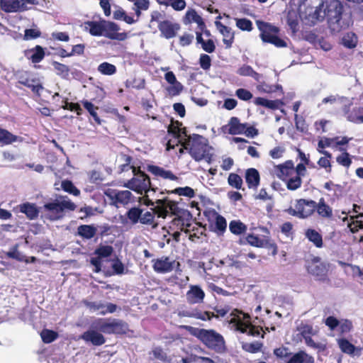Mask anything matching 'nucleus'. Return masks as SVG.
Returning a JSON list of instances; mask_svg holds the SVG:
<instances>
[{
    "label": "nucleus",
    "instance_id": "obj_60",
    "mask_svg": "<svg viewBox=\"0 0 363 363\" xmlns=\"http://www.w3.org/2000/svg\"><path fill=\"white\" fill-rule=\"evenodd\" d=\"M263 347V344L259 342H245L243 343L242 345V348L243 350H245L247 352L249 353H257L259 351H261L262 348Z\"/></svg>",
    "mask_w": 363,
    "mask_h": 363
},
{
    "label": "nucleus",
    "instance_id": "obj_58",
    "mask_svg": "<svg viewBox=\"0 0 363 363\" xmlns=\"http://www.w3.org/2000/svg\"><path fill=\"white\" fill-rule=\"evenodd\" d=\"M140 223L143 225L156 227L157 223H155V213H153L152 211H147L145 213L143 212L140 216Z\"/></svg>",
    "mask_w": 363,
    "mask_h": 363
},
{
    "label": "nucleus",
    "instance_id": "obj_39",
    "mask_svg": "<svg viewBox=\"0 0 363 363\" xmlns=\"http://www.w3.org/2000/svg\"><path fill=\"white\" fill-rule=\"evenodd\" d=\"M52 65L57 76L65 79H67L69 77L70 69L68 65H66L57 61H52Z\"/></svg>",
    "mask_w": 363,
    "mask_h": 363
},
{
    "label": "nucleus",
    "instance_id": "obj_2",
    "mask_svg": "<svg viewBox=\"0 0 363 363\" xmlns=\"http://www.w3.org/2000/svg\"><path fill=\"white\" fill-rule=\"evenodd\" d=\"M344 6L339 1H332L324 11L328 27L333 34L339 33L348 28L352 23L350 16L343 13Z\"/></svg>",
    "mask_w": 363,
    "mask_h": 363
},
{
    "label": "nucleus",
    "instance_id": "obj_4",
    "mask_svg": "<svg viewBox=\"0 0 363 363\" xmlns=\"http://www.w3.org/2000/svg\"><path fill=\"white\" fill-rule=\"evenodd\" d=\"M77 206L67 196H57L56 199L45 203L43 207V211L48 213V218L50 220L62 219L66 211H74Z\"/></svg>",
    "mask_w": 363,
    "mask_h": 363
},
{
    "label": "nucleus",
    "instance_id": "obj_50",
    "mask_svg": "<svg viewBox=\"0 0 363 363\" xmlns=\"http://www.w3.org/2000/svg\"><path fill=\"white\" fill-rule=\"evenodd\" d=\"M186 16L189 21L196 23L200 30H203V29L206 28V24L203 18H201V16H199L197 13V12L195 10H191L187 11L186 13Z\"/></svg>",
    "mask_w": 363,
    "mask_h": 363
},
{
    "label": "nucleus",
    "instance_id": "obj_20",
    "mask_svg": "<svg viewBox=\"0 0 363 363\" xmlns=\"http://www.w3.org/2000/svg\"><path fill=\"white\" fill-rule=\"evenodd\" d=\"M277 177L283 182L295 174L294 164L292 160H286L276 167Z\"/></svg>",
    "mask_w": 363,
    "mask_h": 363
},
{
    "label": "nucleus",
    "instance_id": "obj_10",
    "mask_svg": "<svg viewBox=\"0 0 363 363\" xmlns=\"http://www.w3.org/2000/svg\"><path fill=\"white\" fill-rule=\"evenodd\" d=\"M309 274L315 277L318 280L325 281L328 279V268L325 263L320 262L318 257H314L307 266Z\"/></svg>",
    "mask_w": 363,
    "mask_h": 363
},
{
    "label": "nucleus",
    "instance_id": "obj_12",
    "mask_svg": "<svg viewBox=\"0 0 363 363\" xmlns=\"http://www.w3.org/2000/svg\"><path fill=\"white\" fill-rule=\"evenodd\" d=\"M105 195L116 206L118 205L125 206L131 202L133 199L132 193L128 190L119 191L108 189L105 192Z\"/></svg>",
    "mask_w": 363,
    "mask_h": 363
},
{
    "label": "nucleus",
    "instance_id": "obj_49",
    "mask_svg": "<svg viewBox=\"0 0 363 363\" xmlns=\"http://www.w3.org/2000/svg\"><path fill=\"white\" fill-rule=\"evenodd\" d=\"M143 210L139 207H133L126 212V216L132 224L140 223V216Z\"/></svg>",
    "mask_w": 363,
    "mask_h": 363
},
{
    "label": "nucleus",
    "instance_id": "obj_35",
    "mask_svg": "<svg viewBox=\"0 0 363 363\" xmlns=\"http://www.w3.org/2000/svg\"><path fill=\"white\" fill-rule=\"evenodd\" d=\"M96 232L97 228L92 225H81L77 228V234L86 240L93 238Z\"/></svg>",
    "mask_w": 363,
    "mask_h": 363
},
{
    "label": "nucleus",
    "instance_id": "obj_57",
    "mask_svg": "<svg viewBox=\"0 0 363 363\" xmlns=\"http://www.w3.org/2000/svg\"><path fill=\"white\" fill-rule=\"evenodd\" d=\"M40 337L44 343L49 344L54 342L58 337V333L52 330L44 329L40 333Z\"/></svg>",
    "mask_w": 363,
    "mask_h": 363
},
{
    "label": "nucleus",
    "instance_id": "obj_29",
    "mask_svg": "<svg viewBox=\"0 0 363 363\" xmlns=\"http://www.w3.org/2000/svg\"><path fill=\"white\" fill-rule=\"evenodd\" d=\"M254 104L257 106H261L272 110L279 109L280 106L284 105V102L281 100H269L263 97L255 98Z\"/></svg>",
    "mask_w": 363,
    "mask_h": 363
},
{
    "label": "nucleus",
    "instance_id": "obj_43",
    "mask_svg": "<svg viewBox=\"0 0 363 363\" xmlns=\"http://www.w3.org/2000/svg\"><path fill=\"white\" fill-rule=\"evenodd\" d=\"M347 118L354 123H363V107H355L348 113Z\"/></svg>",
    "mask_w": 363,
    "mask_h": 363
},
{
    "label": "nucleus",
    "instance_id": "obj_1",
    "mask_svg": "<svg viewBox=\"0 0 363 363\" xmlns=\"http://www.w3.org/2000/svg\"><path fill=\"white\" fill-rule=\"evenodd\" d=\"M189 333L196 337L208 349L216 353H224L227 348L223 336L213 329L186 327Z\"/></svg>",
    "mask_w": 363,
    "mask_h": 363
},
{
    "label": "nucleus",
    "instance_id": "obj_55",
    "mask_svg": "<svg viewBox=\"0 0 363 363\" xmlns=\"http://www.w3.org/2000/svg\"><path fill=\"white\" fill-rule=\"evenodd\" d=\"M228 184L236 189H241L243 184L242 177L236 173H230L228 177Z\"/></svg>",
    "mask_w": 363,
    "mask_h": 363
},
{
    "label": "nucleus",
    "instance_id": "obj_34",
    "mask_svg": "<svg viewBox=\"0 0 363 363\" xmlns=\"http://www.w3.org/2000/svg\"><path fill=\"white\" fill-rule=\"evenodd\" d=\"M315 211L322 218H329L333 216V209L326 203L323 198H321L318 203H316Z\"/></svg>",
    "mask_w": 363,
    "mask_h": 363
},
{
    "label": "nucleus",
    "instance_id": "obj_27",
    "mask_svg": "<svg viewBox=\"0 0 363 363\" xmlns=\"http://www.w3.org/2000/svg\"><path fill=\"white\" fill-rule=\"evenodd\" d=\"M286 363H314V358L303 350L292 353Z\"/></svg>",
    "mask_w": 363,
    "mask_h": 363
},
{
    "label": "nucleus",
    "instance_id": "obj_48",
    "mask_svg": "<svg viewBox=\"0 0 363 363\" xmlns=\"http://www.w3.org/2000/svg\"><path fill=\"white\" fill-rule=\"evenodd\" d=\"M300 335L305 338V337L312 336L316 334L311 324L301 322L296 328Z\"/></svg>",
    "mask_w": 363,
    "mask_h": 363
},
{
    "label": "nucleus",
    "instance_id": "obj_24",
    "mask_svg": "<svg viewBox=\"0 0 363 363\" xmlns=\"http://www.w3.org/2000/svg\"><path fill=\"white\" fill-rule=\"evenodd\" d=\"M245 182L249 189H257L260 182V176L255 168L246 169L245 174Z\"/></svg>",
    "mask_w": 363,
    "mask_h": 363
},
{
    "label": "nucleus",
    "instance_id": "obj_22",
    "mask_svg": "<svg viewBox=\"0 0 363 363\" xmlns=\"http://www.w3.org/2000/svg\"><path fill=\"white\" fill-rule=\"evenodd\" d=\"M105 20L101 19L99 21H87L84 23V28L92 36H102L104 31Z\"/></svg>",
    "mask_w": 363,
    "mask_h": 363
},
{
    "label": "nucleus",
    "instance_id": "obj_30",
    "mask_svg": "<svg viewBox=\"0 0 363 363\" xmlns=\"http://www.w3.org/2000/svg\"><path fill=\"white\" fill-rule=\"evenodd\" d=\"M113 327L112 333L116 335H128L130 332L133 331L130 330L128 323L121 319H113Z\"/></svg>",
    "mask_w": 363,
    "mask_h": 363
},
{
    "label": "nucleus",
    "instance_id": "obj_51",
    "mask_svg": "<svg viewBox=\"0 0 363 363\" xmlns=\"http://www.w3.org/2000/svg\"><path fill=\"white\" fill-rule=\"evenodd\" d=\"M96 327L102 333L106 334H113V319L111 320V321H107L106 319L100 318L96 322Z\"/></svg>",
    "mask_w": 363,
    "mask_h": 363
},
{
    "label": "nucleus",
    "instance_id": "obj_5",
    "mask_svg": "<svg viewBox=\"0 0 363 363\" xmlns=\"http://www.w3.org/2000/svg\"><path fill=\"white\" fill-rule=\"evenodd\" d=\"M256 23L260 30V38L264 43L272 44L277 48L287 47L286 42L277 35L279 32L278 27L262 21H257Z\"/></svg>",
    "mask_w": 363,
    "mask_h": 363
},
{
    "label": "nucleus",
    "instance_id": "obj_53",
    "mask_svg": "<svg viewBox=\"0 0 363 363\" xmlns=\"http://www.w3.org/2000/svg\"><path fill=\"white\" fill-rule=\"evenodd\" d=\"M338 345L341 351L348 354H353L356 347L345 338L338 340Z\"/></svg>",
    "mask_w": 363,
    "mask_h": 363
},
{
    "label": "nucleus",
    "instance_id": "obj_63",
    "mask_svg": "<svg viewBox=\"0 0 363 363\" xmlns=\"http://www.w3.org/2000/svg\"><path fill=\"white\" fill-rule=\"evenodd\" d=\"M274 354L277 358L280 359H286L291 356V352L288 347L281 346L278 348H275L273 352Z\"/></svg>",
    "mask_w": 363,
    "mask_h": 363
},
{
    "label": "nucleus",
    "instance_id": "obj_9",
    "mask_svg": "<svg viewBox=\"0 0 363 363\" xmlns=\"http://www.w3.org/2000/svg\"><path fill=\"white\" fill-rule=\"evenodd\" d=\"M38 4V0H0L1 9L6 13L24 11Z\"/></svg>",
    "mask_w": 363,
    "mask_h": 363
},
{
    "label": "nucleus",
    "instance_id": "obj_25",
    "mask_svg": "<svg viewBox=\"0 0 363 363\" xmlns=\"http://www.w3.org/2000/svg\"><path fill=\"white\" fill-rule=\"evenodd\" d=\"M147 170L156 177H162V179L175 181L178 177L172 173L170 170H165L164 168L159 166L150 164L147 167Z\"/></svg>",
    "mask_w": 363,
    "mask_h": 363
},
{
    "label": "nucleus",
    "instance_id": "obj_36",
    "mask_svg": "<svg viewBox=\"0 0 363 363\" xmlns=\"http://www.w3.org/2000/svg\"><path fill=\"white\" fill-rule=\"evenodd\" d=\"M229 230L235 235L245 234L247 230V226L240 220H232L229 223Z\"/></svg>",
    "mask_w": 363,
    "mask_h": 363
},
{
    "label": "nucleus",
    "instance_id": "obj_52",
    "mask_svg": "<svg viewBox=\"0 0 363 363\" xmlns=\"http://www.w3.org/2000/svg\"><path fill=\"white\" fill-rule=\"evenodd\" d=\"M97 70L104 75H113L116 73V67L107 62L101 63L97 68Z\"/></svg>",
    "mask_w": 363,
    "mask_h": 363
},
{
    "label": "nucleus",
    "instance_id": "obj_15",
    "mask_svg": "<svg viewBox=\"0 0 363 363\" xmlns=\"http://www.w3.org/2000/svg\"><path fill=\"white\" fill-rule=\"evenodd\" d=\"M104 24V31L103 36L111 40H117L119 41H123L127 38L128 35L126 33H118L120 27L117 23L105 20Z\"/></svg>",
    "mask_w": 363,
    "mask_h": 363
},
{
    "label": "nucleus",
    "instance_id": "obj_45",
    "mask_svg": "<svg viewBox=\"0 0 363 363\" xmlns=\"http://www.w3.org/2000/svg\"><path fill=\"white\" fill-rule=\"evenodd\" d=\"M287 189L290 191H296L302 185V179L298 175L294 174L285 181Z\"/></svg>",
    "mask_w": 363,
    "mask_h": 363
},
{
    "label": "nucleus",
    "instance_id": "obj_21",
    "mask_svg": "<svg viewBox=\"0 0 363 363\" xmlns=\"http://www.w3.org/2000/svg\"><path fill=\"white\" fill-rule=\"evenodd\" d=\"M25 57L30 60L32 63L37 64L40 62L45 56V49L37 45L34 48L26 50L24 51Z\"/></svg>",
    "mask_w": 363,
    "mask_h": 363
},
{
    "label": "nucleus",
    "instance_id": "obj_46",
    "mask_svg": "<svg viewBox=\"0 0 363 363\" xmlns=\"http://www.w3.org/2000/svg\"><path fill=\"white\" fill-rule=\"evenodd\" d=\"M18 136L12 134L9 130L0 128V143L9 145L18 140Z\"/></svg>",
    "mask_w": 363,
    "mask_h": 363
},
{
    "label": "nucleus",
    "instance_id": "obj_62",
    "mask_svg": "<svg viewBox=\"0 0 363 363\" xmlns=\"http://www.w3.org/2000/svg\"><path fill=\"white\" fill-rule=\"evenodd\" d=\"M236 26L243 31H251L253 29L252 22L246 18H235Z\"/></svg>",
    "mask_w": 363,
    "mask_h": 363
},
{
    "label": "nucleus",
    "instance_id": "obj_64",
    "mask_svg": "<svg viewBox=\"0 0 363 363\" xmlns=\"http://www.w3.org/2000/svg\"><path fill=\"white\" fill-rule=\"evenodd\" d=\"M235 96L240 100L247 101L252 99V94L247 89L239 88L235 91Z\"/></svg>",
    "mask_w": 363,
    "mask_h": 363
},
{
    "label": "nucleus",
    "instance_id": "obj_6",
    "mask_svg": "<svg viewBox=\"0 0 363 363\" xmlns=\"http://www.w3.org/2000/svg\"><path fill=\"white\" fill-rule=\"evenodd\" d=\"M315 206L316 202L313 200L299 199L296 200L295 207H289L286 212L298 218H306L314 213Z\"/></svg>",
    "mask_w": 363,
    "mask_h": 363
},
{
    "label": "nucleus",
    "instance_id": "obj_19",
    "mask_svg": "<svg viewBox=\"0 0 363 363\" xmlns=\"http://www.w3.org/2000/svg\"><path fill=\"white\" fill-rule=\"evenodd\" d=\"M215 24L219 32L223 36V42L225 45V48H230L234 43V31L232 30L231 28L223 25L220 21H216L215 22Z\"/></svg>",
    "mask_w": 363,
    "mask_h": 363
},
{
    "label": "nucleus",
    "instance_id": "obj_17",
    "mask_svg": "<svg viewBox=\"0 0 363 363\" xmlns=\"http://www.w3.org/2000/svg\"><path fill=\"white\" fill-rule=\"evenodd\" d=\"M164 79L171 86L167 88V91L172 96H178L184 89V86L178 82L173 72L169 71L164 74Z\"/></svg>",
    "mask_w": 363,
    "mask_h": 363
},
{
    "label": "nucleus",
    "instance_id": "obj_38",
    "mask_svg": "<svg viewBox=\"0 0 363 363\" xmlns=\"http://www.w3.org/2000/svg\"><path fill=\"white\" fill-rule=\"evenodd\" d=\"M318 152L320 154H323L325 155V157H321L318 161V164L320 167L324 168L328 173H330L332 171L331 169V162L330 159L332 158V154L329 152L328 151L323 150H319Z\"/></svg>",
    "mask_w": 363,
    "mask_h": 363
},
{
    "label": "nucleus",
    "instance_id": "obj_40",
    "mask_svg": "<svg viewBox=\"0 0 363 363\" xmlns=\"http://www.w3.org/2000/svg\"><path fill=\"white\" fill-rule=\"evenodd\" d=\"M341 41L344 47L349 49H352L357 46L358 43V38L354 33L348 32L343 35Z\"/></svg>",
    "mask_w": 363,
    "mask_h": 363
},
{
    "label": "nucleus",
    "instance_id": "obj_28",
    "mask_svg": "<svg viewBox=\"0 0 363 363\" xmlns=\"http://www.w3.org/2000/svg\"><path fill=\"white\" fill-rule=\"evenodd\" d=\"M19 211L26 214L29 220L36 219L39 215V209L33 203L26 202L19 205Z\"/></svg>",
    "mask_w": 363,
    "mask_h": 363
},
{
    "label": "nucleus",
    "instance_id": "obj_13",
    "mask_svg": "<svg viewBox=\"0 0 363 363\" xmlns=\"http://www.w3.org/2000/svg\"><path fill=\"white\" fill-rule=\"evenodd\" d=\"M17 84H21L37 94L40 95V91L43 89V86L38 78H30V74L27 72H18L16 74Z\"/></svg>",
    "mask_w": 363,
    "mask_h": 363
},
{
    "label": "nucleus",
    "instance_id": "obj_37",
    "mask_svg": "<svg viewBox=\"0 0 363 363\" xmlns=\"http://www.w3.org/2000/svg\"><path fill=\"white\" fill-rule=\"evenodd\" d=\"M227 229L226 219L221 215L216 213V219L213 225V231L218 235H223Z\"/></svg>",
    "mask_w": 363,
    "mask_h": 363
},
{
    "label": "nucleus",
    "instance_id": "obj_11",
    "mask_svg": "<svg viewBox=\"0 0 363 363\" xmlns=\"http://www.w3.org/2000/svg\"><path fill=\"white\" fill-rule=\"evenodd\" d=\"M238 244H248L255 247H267L269 244V248L272 249L273 255H276L277 253V246L275 243H269V240L267 239L259 238L253 233H248L246 236L240 238L238 240Z\"/></svg>",
    "mask_w": 363,
    "mask_h": 363
},
{
    "label": "nucleus",
    "instance_id": "obj_41",
    "mask_svg": "<svg viewBox=\"0 0 363 363\" xmlns=\"http://www.w3.org/2000/svg\"><path fill=\"white\" fill-rule=\"evenodd\" d=\"M182 126V123L176 121H172L171 124L168 126L167 131L172 134L175 140H177V145H182L184 140H180V128Z\"/></svg>",
    "mask_w": 363,
    "mask_h": 363
},
{
    "label": "nucleus",
    "instance_id": "obj_56",
    "mask_svg": "<svg viewBox=\"0 0 363 363\" xmlns=\"http://www.w3.org/2000/svg\"><path fill=\"white\" fill-rule=\"evenodd\" d=\"M167 193L169 194V191ZM170 193L178 194L179 196H184L189 199L194 198L196 195L194 190L190 186L177 187L170 191Z\"/></svg>",
    "mask_w": 363,
    "mask_h": 363
},
{
    "label": "nucleus",
    "instance_id": "obj_23",
    "mask_svg": "<svg viewBox=\"0 0 363 363\" xmlns=\"http://www.w3.org/2000/svg\"><path fill=\"white\" fill-rule=\"evenodd\" d=\"M205 296L204 291L199 286H191L186 292V299L189 303L195 304L203 302Z\"/></svg>",
    "mask_w": 363,
    "mask_h": 363
},
{
    "label": "nucleus",
    "instance_id": "obj_3",
    "mask_svg": "<svg viewBox=\"0 0 363 363\" xmlns=\"http://www.w3.org/2000/svg\"><path fill=\"white\" fill-rule=\"evenodd\" d=\"M182 145L195 161L200 162L206 160L208 162H211L212 155L209 153V150L211 147L205 137L193 134L192 136L186 138Z\"/></svg>",
    "mask_w": 363,
    "mask_h": 363
},
{
    "label": "nucleus",
    "instance_id": "obj_7",
    "mask_svg": "<svg viewBox=\"0 0 363 363\" xmlns=\"http://www.w3.org/2000/svg\"><path fill=\"white\" fill-rule=\"evenodd\" d=\"M125 186L140 194H147L150 190L156 192L157 189V187L152 186L150 179L146 174H140L138 177H133L128 181Z\"/></svg>",
    "mask_w": 363,
    "mask_h": 363
},
{
    "label": "nucleus",
    "instance_id": "obj_33",
    "mask_svg": "<svg viewBox=\"0 0 363 363\" xmlns=\"http://www.w3.org/2000/svg\"><path fill=\"white\" fill-rule=\"evenodd\" d=\"M237 74L242 77H251L258 82H259L262 78L261 74L255 71L253 68L248 65H243L240 68H238L237 70Z\"/></svg>",
    "mask_w": 363,
    "mask_h": 363
},
{
    "label": "nucleus",
    "instance_id": "obj_18",
    "mask_svg": "<svg viewBox=\"0 0 363 363\" xmlns=\"http://www.w3.org/2000/svg\"><path fill=\"white\" fill-rule=\"evenodd\" d=\"M80 339L86 342H91L94 346H101L106 342L105 337L94 330H88L80 335Z\"/></svg>",
    "mask_w": 363,
    "mask_h": 363
},
{
    "label": "nucleus",
    "instance_id": "obj_14",
    "mask_svg": "<svg viewBox=\"0 0 363 363\" xmlns=\"http://www.w3.org/2000/svg\"><path fill=\"white\" fill-rule=\"evenodd\" d=\"M230 315L233 318L230 323L235 325L236 330L242 333H247L250 326V316L249 314L245 313L238 309H234L231 312Z\"/></svg>",
    "mask_w": 363,
    "mask_h": 363
},
{
    "label": "nucleus",
    "instance_id": "obj_47",
    "mask_svg": "<svg viewBox=\"0 0 363 363\" xmlns=\"http://www.w3.org/2000/svg\"><path fill=\"white\" fill-rule=\"evenodd\" d=\"M182 220V226H191V220H192V215L188 211L185 209H182L177 215H176V221Z\"/></svg>",
    "mask_w": 363,
    "mask_h": 363
},
{
    "label": "nucleus",
    "instance_id": "obj_59",
    "mask_svg": "<svg viewBox=\"0 0 363 363\" xmlns=\"http://www.w3.org/2000/svg\"><path fill=\"white\" fill-rule=\"evenodd\" d=\"M61 187L65 191L75 196L80 195L79 189H77L70 180H63L61 183Z\"/></svg>",
    "mask_w": 363,
    "mask_h": 363
},
{
    "label": "nucleus",
    "instance_id": "obj_16",
    "mask_svg": "<svg viewBox=\"0 0 363 363\" xmlns=\"http://www.w3.org/2000/svg\"><path fill=\"white\" fill-rule=\"evenodd\" d=\"M157 28L162 36L166 39H170L177 35L181 27L177 23H173L169 20H164L158 23Z\"/></svg>",
    "mask_w": 363,
    "mask_h": 363
},
{
    "label": "nucleus",
    "instance_id": "obj_32",
    "mask_svg": "<svg viewBox=\"0 0 363 363\" xmlns=\"http://www.w3.org/2000/svg\"><path fill=\"white\" fill-rule=\"evenodd\" d=\"M228 133L230 135H238L243 133L247 123H241L240 119L237 117L230 118L229 123Z\"/></svg>",
    "mask_w": 363,
    "mask_h": 363
},
{
    "label": "nucleus",
    "instance_id": "obj_8",
    "mask_svg": "<svg viewBox=\"0 0 363 363\" xmlns=\"http://www.w3.org/2000/svg\"><path fill=\"white\" fill-rule=\"evenodd\" d=\"M152 267L155 272L157 274H167L173 270L181 272V264L175 259H171L168 256H162L161 257L153 259L152 261Z\"/></svg>",
    "mask_w": 363,
    "mask_h": 363
},
{
    "label": "nucleus",
    "instance_id": "obj_31",
    "mask_svg": "<svg viewBox=\"0 0 363 363\" xmlns=\"http://www.w3.org/2000/svg\"><path fill=\"white\" fill-rule=\"evenodd\" d=\"M305 236L317 248H321L323 247L322 235L316 230L312 228L306 229L305 231Z\"/></svg>",
    "mask_w": 363,
    "mask_h": 363
},
{
    "label": "nucleus",
    "instance_id": "obj_44",
    "mask_svg": "<svg viewBox=\"0 0 363 363\" xmlns=\"http://www.w3.org/2000/svg\"><path fill=\"white\" fill-rule=\"evenodd\" d=\"M82 104H83L84 108L89 113V114L93 117L94 121L96 124L100 125L101 123V121L98 116L97 110L99 109L98 106H94L91 102L84 100L82 101Z\"/></svg>",
    "mask_w": 363,
    "mask_h": 363
},
{
    "label": "nucleus",
    "instance_id": "obj_61",
    "mask_svg": "<svg viewBox=\"0 0 363 363\" xmlns=\"http://www.w3.org/2000/svg\"><path fill=\"white\" fill-rule=\"evenodd\" d=\"M257 89L262 92L271 94L281 91L283 94L282 86L280 84L270 85L266 83H262L257 86Z\"/></svg>",
    "mask_w": 363,
    "mask_h": 363
},
{
    "label": "nucleus",
    "instance_id": "obj_42",
    "mask_svg": "<svg viewBox=\"0 0 363 363\" xmlns=\"http://www.w3.org/2000/svg\"><path fill=\"white\" fill-rule=\"evenodd\" d=\"M339 150L342 152L336 157L337 162L346 168H349L352 164V159L350 154L347 152V147H339Z\"/></svg>",
    "mask_w": 363,
    "mask_h": 363
},
{
    "label": "nucleus",
    "instance_id": "obj_54",
    "mask_svg": "<svg viewBox=\"0 0 363 363\" xmlns=\"http://www.w3.org/2000/svg\"><path fill=\"white\" fill-rule=\"evenodd\" d=\"M113 252V248L111 245H100L94 251V255L100 259L110 257Z\"/></svg>",
    "mask_w": 363,
    "mask_h": 363
},
{
    "label": "nucleus",
    "instance_id": "obj_26",
    "mask_svg": "<svg viewBox=\"0 0 363 363\" xmlns=\"http://www.w3.org/2000/svg\"><path fill=\"white\" fill-rule=\"evenodd\" d=\"M168 197H165L162 199H157L155 201V205L151 208L150 210L155 213V216L157 215L158 218H165L168 213Z\"/></svg>",
    "mask_w": 363,
    "mask_h": 363
}]
</instances>
